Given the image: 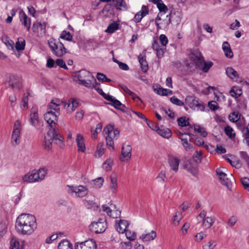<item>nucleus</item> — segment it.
Here are the masks:
<instances>
[{"instance_id": "obj_1", "label": "nucleus", "mask_w": 249, "mask_h": 249, "mask_svg": "<svg viewBox=\"0 0 249 249\" xmlns=\"http://www.w3.org/2000/svg\"><path fill=\"white\" fill-rule=\"evenodd\" d=\"M37 228L36 217L32 214L23 213L19 215L16 222L17 232L22 235H31Z\"/></svg>"}, {"instance_id": "obj_2", "label": "nucleus", "mask_w": 249, "mask_h": 249, "mask_svg": "<svg viewBox=\"0 0 249 249\" xmlns=\"http://www.w3.org/2000/svg\"><path fill=\"white\" fill-rule=\"evenodd\" d=\"M53 142L61 148L64 146V138L59 133L58 129H50L45 136L43 144L45 149L48 151L51 149Z\"/></svg>"}, {"instance_id": "obj_3", "label": "nucleus", "mask_w": 249, "mask_h": 249, "mask_svg": "<svg viewBox=\"0 0 249 249\" xmlns=\"http://www.w3.org/2000/svg\"><path fill=\"white\" fill-rule=\"evenodd\" d=\"M48 169L46 167L40 168L38 170H32L23 176V181L27 183H34L42 181L46 176Z\"/></svg>"}, {"instance_id": "obj_4", "label": "nucleus", "mask_w": 249, "mask_h": 249, "mask_svg": "<svg viewBox=\"0 0 249 249\" xmlns=\"http://www.w3.org/2000/svg\"><path fill=\"white\" fill-rule=\"evenodd\" d=\"M103 133L104 134L106 144L108 146V148L110 150H113L114 147V141L118 139L120 132L117 129H114L113 125L108 124L107 125L103 131Z\"/></svg>"}, {"instance_id": "obj_5", "label": "nucleus", "mask_w": 249, "mask_h": 249, "mask_svg": "<svg viewBox=\"0 0 249 249\" xmlns=\"http://www.w3.org/2000/svg\"><path fill=\"white\" fill-rule=\"evenodd\" d=\"M48 43L52 53L57 57H61L66 53L63 44L53 38L48 40Z\"/></svg>"}, {"instance_id": "obj_6", "label": "nucleus", "mask_w": 249, "mask_h": 249, "mask_svg": "<svg viewBox=\"0 0 249 249\" xmlns=\"http://www.w3.org/2000/svg\"><path fill=\"white\" fill-rule=\"evenodd\" d=\"M227 170L224 167H220L216 170V175L222 184L226 186L228 188L231 186V179L233 178L232 175H230V178H228L226 172Z\"/></svg>"}, {"instance_id": "obj_7", "label": "nucleus", "mask_w": 249, "mask_h": 249, "mask_svg": "<svg viewBox=\"0 0 249 249\" xmlns=\"http://www.w3.org/2000/svg\"><path fill=\"white\" fill-rule=\"evenodd\" d=\"M185 103L193 110L204 111L205 108L204 104L196 97L188 96L185 98Z\"/></svg>"}, {"instance_id": "obj_8", "label": "nucleus", "mask_w": 249, "mask_h": 249, "mask_svg": "<svg viewBox=\"0 0 249 249\" xmlns=\"http://www.w3.org/2000/svg\"><path fill=\"white\" fill-rule=\"evenodd\" d=\"M67 188L69 194L71 195L74 194L75 196L77 197H83L86 196L89 192L88 189L83 185L76 186L67 185Z\"/></svg>"}, {"instance_id": "obj_9", "label": "nucleus", "mask_w": 249, "mask_h": 249, "mask_svg": "<svg viewBox=\"0 0 249 249\" xmlns=\"http://www.w3.org/2000/svg\"><path fill=\"white\" fill-rule=\"evenodd\" d=\"M203 57L200 53L197 55H193L190 59V62H187L186 66L190 71H194L197 67L202 65Z\"/></svg>"}, {"instance_id": "obj_10", "label": "nucleus", "mask_w": 249, "mask_h": 249, "mask_svg": "<svg viewBox=\"0 0 249 249\" xmlns=\"http://www.w3.org/2000/svg\"><path fill=\"white\" fill-rule=\"evenodd\" d=\"M107 228L105 220L100 219L98 222H93L89 226L90 230L96 233H103Z\"/></svg>"}, {"instance_id": "obj_11", "label": "nucleus", "mask_w": 249, "mask_h": 249, "mask_svg": "<svg viewBox=\"0 0 249 249\" xmlns=\"http://www.w3.org/2000/svg\"><path fill=\"white\" fill-rule=\"evenodd\" d=\"M183 168L187 170L194 177H197L198 172V168L197 163H195L194 160H187L184 162L183 165Z\"/></svg>"}, {"instance_id": "obj_12", "label": "nucleus", "mask_w": 249, "mask_h": 249, "mask_svg": "<svg viewBox=\"0 0 249 249\" xmlns=\"http://www.w3.org/2000/svg\"><path fill=\"white\" fill-rule=\"evenodd\" d=\"M60 114L53 112L52 110H48L44 114V119L48 124L53 129L58 122L57 117Z\"/></svg>"}, {"instance_id": "obj_13", "label": "nucleus", "mask_w": 249, "mask_h": 249, "mask_svg": "<svg viewBox=\"0 0 249 249\" xmlns=\"http://www.w3.org/2000/svg\"><path fill=\"white\" fill-rule=\"evenodd\" d=\"M206 211L203 210L197 216V220L199 218L202 219V226L204 229H209L212 227L214 223L213 218L212 216L206 217Z\"/></svg>"}, {"instance_id": "obj_14", "label": "nucleus", "mask_w": 249, "mask_h": 249, "mask_svg": "<svg viewBox=\"0 0 249 249\" xmlns=\"http://www.w3.org/2000/svg\"><path fill=\"white\" fill-rule=\"evenodd\" d=\"M75 249H96L97 245L94 240L89 239L84 242H76Z\"/></svg>"}, {"instance_id": "obj_15", "label": "nucleus", "mask_w": 249, "mask_h": 249, "mask_svg": "<svg viewBox=\"0 0 249 249\" xmlns=\"http://www.w3.org/2000/svg\"><path fill=\"white\" fill-rule=\"evenodd\" d=\"M131 151L132 148L130 145L124 144L122 147L120 160L123 162H127L131 157Z\"/></svg>"}, {"instance_id": "obj_16", "label": "nucleus", "mask_w": 249, "mask_h": 249, "mask_svg": "<svg viewBox=\"0 0 249 249\" xmlns=\"http://www.w3.org/2000/svg\"><path fill=\"white\" fill-rule=\"evenodd\" d=\"M98 93L102 95L105 99L111 102L109 104L113 106L115 108H118L120 106H122V103L120 101L115 99L112 96L109 95L105 93L102 89H97Z\"/></svg>"}, {"instance_id": "obj_17", "label": "nucleus", "mask_w": 249, "mask_h": 249, "mask_svg": "<svg viewBox=\"0 0 249 249\" xmlns=\"http://www.w3.org/2000/svg\"><path fill=\"white\" fill-rule=\"evenodd\" d=\"M63 106L68 113H71L78 106V102L74 98H71L68 102L63 101Z\"/></svg>"}, {"instance_id": "obj_18", "label": "nucleus", "mask_w": 249, "mask_h": 249, "mask_svg": "<svg viewBox=\"0 0 249 249\" xmlns=\"http://www.w3.org/2000/svg\"><path fill=\"white\" fill-rule=\"evenodd\" d=\"M21 79L16 75H11L8 81L9 85L12 89H20L21 88Z\"/></svg>"}, {"instance_id": "obj_19", "label": "nucleus", "mask_w": 249, "mask_h": 249, "mask_svg": "<svg viewBox=\"0 0 249 249\" xmlns=\"http://www.w3.org/2000/svg\"><path fill=\"white\" fill-rule=\"evenodd\" d=\"M63 101L58 99H53L48 106V110H54L55 113L60 114V106L63 105Z\"/></svg>"}, {"instance_id": "obj_20", "label": "nucleus", "mask_w": 249, "mask_h": 249, "mask_svg": "<svg viewBox=\"0 0 249 249\" xmlns=\"http://www.w3.org/2000/svg\"><path fill=\"white\" fill-rule=\"evenodd\" d=\"M75 77L77 79L78 82L82 80H85L89 78H91L92 81L95 82V79L92 74L89 71L85 70H82L75 74Z\"/></svg>"}, {"instance_id": "obj_21", "label": "nucleus", "mask_w": 249, "mask_h": 249, "mask_svg": "<svg viewBox=\"0 0 249 249\" xmlns=\"http://www.w3.org/2000/svg\"><path fill=\"white\" fill-rule=\"evenodd\" d=\"M92 80L91 78H89L85 80H82L81 81L78 83L79 84L82 85L87 88H94L98 92L97 89H101L100 88V84L96 82V79L95 82L94 81L92 82Z\"/></svg>"}, {"instance_id": "obj_22", "label": "nucleus", "mask_w": 249, "mask_h": 249, "mask_svg": "<svg viewBox=\"0 0 249 249\" xmlns=\"http://www.w3.org/2000/svg\"><path fill=\"white\" fill-rule=\"evenodd\" d=\"M30 124L37 128L39 124L38 113V110L36 108H33L31 109V113L30 116Z\"/></svg>"}, {"instance_id": "obj_23", "label": "nucleus", "mask_w": 249, "mask_h": 249, "mask_svg": "<svg viewBox=\"0 0 249 249\" xmlns=\"http://www.w3.org/2000/svg\"><path fill=\"white\" fill-rule=\"evenodd\" d=\"M168 163L174 172H177L178 170L179 160L178 158L170 155L168 157Z\"/></svg>"}, {"instance_id": "obj_24", "label": "nucleus", "mask_w": 249, "mask_h": 249, "mask_svg": "<svg viewBox=\"0 0 249 249\" xmlns=\"http://www.w3.org/2000/svg\"><path fill=\"white\" fill-rule=\"evenodd\" d=\"M129 224L128 221L125 220H120L116 221L115 228L117 231L120 233H124L127 230Z\"/></svg>"}, {"instance_id": "obj_25", "label": "nucleus", "mask_w": 249, "mask_h": 249, "mask_svg": "<svg viewBox=\"0 0 249 249\" xmlns=\"http://www.w3.org/2000/svg\"><path fill=\"white\" fill-rule=\"evenodd\" d=\"M19 17L20 21L21 22L22 25L27 28L28 31H29L31 26V19L29 18L26 14L22 11H20L19 13Z\"/></svg>"}, {"instance_id": "obj_26", "label": "nucleus", "mask_w": 249, "mask_h": 249, "mask_svg": "<svg viewBox=\"0 0 249 249\" xmlns=\"http://www.w3.org/2000/svg\"><path fill=\"white\" fill-rule=\"evenodd\" d=\"M148 8L146 6L143 5L141 10L135 15L134 21L137 23L140 22L142 19L148 14Z\"/></svg>"}, {"instance_id": "obj_27", "label": "nucleus", "mask_w": 249, "mask_h": 249, "mask_svg": "<svg viewBox=\"0 0 249 249\" xmlns=\"http://www.w3.org/2000/svg\"><path fill=\"white\" fill-rule=\"evenodd\" d=\"M46 23L45 22H36L33 25V31L34 32L45 34L46 33Z\"/></svg>"}, {"instance_id": "obj_28", "label": "nucleus", "mask_w": 249, "mask_h": 249, "mask_svg": "<svg viewBox=\"0 0 249 249\" xmlns=\"http://www.w3.org/2000/svg\"><path fill=\"white\" fill-rule=\"evenodd\" d=\"M76 142L78 147V151L84 152L86 150V146L84 142V137L81 134H77Z\"/></svg>"}, {"instance_id": "obj_29", "label": "nucleus", "mask_w": 249, "mask_h": 249, "mask_svg": "<svg viewBox=\"0 0 249 249\" xmlns=\"http://www.w3.org/2000/svg\"><path fill=\"white\" fill-rule=\"evenodd\" d=\"M222 49L224 52L225 56L229 58H231L233 56V54L230 45L227 41H225L222 44Z\"/></svg>"}, {"instance_id": "obj_30", "label": "nucleus", "mask_w": 249, "mask_h": 249, "mask_svg": "<svg viewBox=\"0 0 249 249\" xmlns=\"http://www.w3.org/2000/svg\"><path fill=\"white\" fill-rule=\"evenodd\" d=\"M112 5L117 9L125 11L127 9V4L124 0H112Z\"/></svg>"}, {"instance_id": "obj_31", "label": "nucleus", "mask_w": 249, "mask_h": 249, "mask_svg": "<svg viewBox=\"0 0 249 249\" xmlns=\"http://www.w3.org/2000/svg\"><path fill=\"white\" fill-rule=\"evenodd\" d=\"M152 2L157 5L160 12L163 14H165L168 10L167 7L163 3L162 0H152Z\"/></svg>"}, {"instance_id": "obj_32", "label": "nucleus", "mask_w": 249, "mask_h": 249, "mask_svg": "<svg viewBox=\"0 0 249 249\" xmlns=\"http://www.w3.org/2000/svg\"><path fill=\"white\" fill-rule=\"evenodd\" d=\"M157 236L156 232L152 231L150 232L142 234L140 238L143 242H149L154 240Z\"/></svg>"}, {"instance_id": "obj_33", "label": "nucleus", "mask_w": 249, "mask_h": 249, "mask_svg": "<svg viewBox=\"0 0 249 249\" xmlns=\"http://www.w3.org/2000/svg\"><path fill=\"white\" fill-rule=\"evenodd\" d=\"M118 184L117 178L115 175L111 174L110 176V183L109 188L113 193H116L117 191Z\"/></svg>"}, {"instance_id": "obj_34", "label": "nucleus", "mask_w": 249, "mask_h": 249, "mask_svg": "<svg viewBox=\"0 0 249 249\" xmlns=\"http://www.w3.org/2000/svg\"><path fill=\"white\" fill-rule=\"evenodd\" d=\"M138 59L141 66L142 71L143 72H146L148 70V65L146 60L145 57L142 54H140L138 56Z\"/></svg>"}, {"instance_id": "obj_35", "label": "nucleus", "mask_w": 249, "mask_h": 249, "mask_svg": "<svg viewBox=\"0 0 249 249\" xmlns=\"http://www.w3.org/2000/svg\"><path fill=\"white\" fill-rule=\"evenodd\" d=\"M20 132L13 131L11 136V143L12 146H16L20 142Z\"/></svg>"}, {"instance_id": "obj_36", "label": "nucleus", "mask_w": 249, "mask_h": 249, "mask_svg": "<svg viewBox=\"0 0 249 249\" xmlns=\"http://www.w3.org/2000/svg\"><path fill=\"white\" fill-rule=\"evenodd\" d=\"M157 133L163 138L169 139L172 136L170 130L167 128H160L157 129Z\"/></svg>"}, {"instance_id": "obj_37", "label": "nucleus", "mask_w": 249, "mask_h": 249, "mask_svg": "<svg viewBox=\"0 0 249 249\" xmlns=\"http://www.w3.org/2000/svg\"><path fill=\"white\" fill-rule=\"evenodd\" d=\"M226 73L227 75L231 79H234L239 78V75L237 72L232 67H228L226 69Z\"/></svg>"}, {"instance_id": "obj_38", "label": "nucleus", "mask_w": 249, "mask_h": 249, "mask_svg": "<svg viewBox=\"0 0 249 249\" xmlns=\"http://www.w3.org/2000/svg\"><path fill=\"white\" fill-rule=\"evenodd\" d=\"M58 249H73L72 244L67 240H63L58 244Z\"/></svg>"}, {"instance_id": "obj_39", "label": "nucleus", "mask_w": 249, "mask_h": 249, "mask_svg": "<svg viewBox=\"0 0 249 249\" xmlns=\"http://www.w3.org/2000/svg\"><path fill=\"white\" fill-rule=\"evenodd\" d=\"M102 210L104 212L107 213L108 215L112 217L113 218H117L118 215H120L121 214L120 211H116V214L114 215L112 214V210L110 208L106 205H103L102 207Z\"/></svg>"}, {"instance_id": "obj_40", "label": "nucleus", "mask_w": 249, "mask_h": 249, "mask_svg": "<svg viewBox=\"0 0 249 249\" xmlns=\"http://www.w3.org/2000/svg\"><path fill=\"white\" fill-rule=\"evenodd\" d=\"M155 91H157V93L161 96L171 95L173 94V91L169 89L159 88L158 89H155Z\"/></svg>"}, {"instance_id": "obj_41", "label": "nucleus", "mask_w": 249, "mask_h": 249, "mask_svg": "<svg viewBox=\"0 0 249 249\" xmlns=\"http://www.w3.org/2000/svg\"><path fill=\"white\" fill-rule=\"evenodd\" d=\"M104 182V178L102 177L98 178H97L94 179L91 182V185L95 188H101Z\"/></svg>"}, {"instance_id": "obj_42", "label": "nucleus", "mask_w": 249, "mask_h": 249, "mask_svg": "<svg viewBox=\"0 0 249 249\" xmlns=\"http://www.w3.org/2000/svg\"><path fill=\"white\" fill-rule=\"evenodd\" d=\"M104 152L105 148L104 144L100 143L97 145V150L95 153V156L97 158H100L104 154Z\"/></svg>"}, {"instance_id": "obj_43", "label": "nucleus", "mask_w": 249, "mask_h": 249, "mask_svg": "<svg viewBox=\"0 0 249 249\" xmlns=\"http://www.w3.org/2000/svg\"><path fill=\"white\" fill-rule=\"evenodd\" d=\"M118 23L116 22H113L108 25L106 32L108 33H113L118 29Z\"/></svg>"}, {"instance_id": "obj_44", "label": "nucleus", "mask_w": 249, "mask_h": 249, "mask_svg": "<svg viewBox=\"0 0 249 249\" xmlns=\"http://www.w3.org/2000/svg\"><path fill=\"white\" fill-rule=\"evenodd\" d=\"M21 247L18 240L13 237L10 241V247L9 249H21Z\"/></svg>"}, {"instance_id": "obj_45", "label": "nucleus", "mask_w": 249, "mask_h": 249, "mask_svg": "<svg viewBox=\"0 0 249 249\" xmlns=\"http://www.w3.org/2000/svg\"><path fill=\"white\" fill-rule=\"evenodd\" d=\"M213 63L211 61L205 62L203 59V62L202 65L200 66L202 67L201 70L204 72H207L211 67L213 66Z\"/></svg>"}, {"instance_id": "obj_46", "label": "nucleus", "mask_w": 249, "mask_h": 249, "mask_svg": "<svg viewBox=\"0 0 249 249\" xmlns=\"http://www.w3.org/2000/svg\"><path fill=\"white\" fill-rule=\"evenodd\" d=\"M194 130L200 134L203 137H206L207 136V132L205 130V129L202 127H201L199 125H194Z\"/></svg>"}, {"instance_id": "obj_47", "label": "nucleus", "mask_w": 249, "mask_h": 249, "mask_svg": "<svg viewBox=\"0 0 249 249\" xmlns=\"http://www.w3.org/2000/svg\"><path fill=\"white\" fill-rule=\"evenodd\" d=\"M120 87L124 91V92L131 96L134 99L137 98L138 100L141 101V99L136 95H135L134 93L130 91L126 86L123 85H120Z\"/></svg>"}, {"instance_id": "obj_48", "label": "nucleus", "mask_w": 249, "mask_h": 249, "mask_svg": "<svg viewBox=\"0 0 249 249\" xmlns=\"http://www.w3.org/2000/svg\"><path fill=\"white\" fill-rule=\"evenodd\" d=\"M60 38L67 41H71L72 36L69 32L63 31L60 34Z\"/></svg>"}, {"instance_id": "obj_49", "label": "nucleus", "mask_w": 249, "mask_h": 249, "mask_svg": "<svg viewBox=\"0 0 249 249\" xmlns=\"http://www.w3.org/2000/svg\"><path fill=\"white\" fill-rule=\"evenodd\" d=\"M113 160L111 159L107 160L102 165V167L106 171H109L111 169Z\"/></svg>"}, {"instance_id": "obj_50", "label": "nucleus", "mask_w": 249, "mask_h": 249, "mask_svg": "<svg viewBox=\"0 0 249 249\" xmlns=\"http://www.w3.org/2000/svg\"><path fill=\"white\" fill-rule=\"evenodd\" d=\"M178 125L181 127H185L189 125V122L188 119L186 117H180L178 119Z\"/></svg>"}, {"instance_id": "obj_51", "label": "nucleus", "mask_w": 249, "mask_h": 249, "mask_svg": "<svg viewBox=\"0 0 249 249\" xmlns=\"http://www.w3.org/2000/svg\"><path fill=\"white\" fill-rule=\"evenodd\" d=\"M237 221V217L235 215H231L228 219L227 224L230 227H233Z\"/></svg>"}, {"instance_id": "obj_52", "label": "nucleus", "mask_w": 249, "mask_h": 249, "mask_svg": "<svg viewBox=\"0 0 249 249\" xmlns=\"http://www.w3.org/2000/svg\"><path fill=\"white\" fill-rule=\"evenodd\" d=\"M240 118V115L237 112H233L229 116V120L233 122H237Z\"/></svg>"}, {"instance_id": "obj_53", "label": "nucleus", "mask_w": 249, "mask_h": 249, "mask_svg": "<svg viewBox=\"0 0 249 249\" xmlns=\"http://www.w3.org/2000/svg\"><path fill=\"white\" fill-rule=\"evenodd\" d=\"M25 46V42L24 40L19 41V40L18 39L16 44V48L17 50L18 51L23 50L24 49Z\"/></svg>"}, {"instance_id": "obj_54", "label": "nucleus", "mask_w": 249, "mask_h": 249, "mask_svg": "<svg viewBox=\"0 0 249 249\" xmlns=\"http://www.w3.org/2000/svg\"><path fill=\"white\" fill-rule=\"evenodd\" d=\"M97 79L102 82H109L111 81V79L107 78L103 73L98 72L96 76Z\"/></svg>"}, {"instance_id": "obj_55", "label": "nucleus", "mask_w": 249, "mask_h": 249, "mask_svg": "<svg viewBox=\"0 0 249 249\" xmlns=\"http://www.w3.org/2000/svg\"><path fill=\"white\" fill-rule=\"evenodd\" d=\"M233 129L230 126H227L225 127V132L230 138L234 137L235 134L233 132Z\"/></svg>"}, {"instance_id": "obj_56", "label": "nucleus", "mask_w": 249, "mask_h": 249, "mask_svg": "<svg viewBox=\"0 0 249 249\" xmlns=\"http://www.w3.org/2000/svg\"><path fill=\"white\" fill-rule=\"evenodd\" d=\"M194 160V161L196 163H198L200 162L201 159V151H196L193 156Z\"/></svg>"}, {"instance_id": "obj_57", "label": "nucleus", "mask_w": 249, "mask_h": 249, "mask_svg": "<svg viewBox=\"0 0 249 249\" xmlns=\"http://www.w3.org/2000/svg\"><path fill=\"white\" fill-rule=\"evenodd\" d=\"M124 232H125L126 237L128 239L131 241L134 240L135 239L136 234L134 232L126 230Z\"/></svg>"}, {"instance_id": "obj_58", "label": "nucleus", "mask_w": 249, "mask_h": 249, "mask_svg": "<svg viewBox=\"0 0 249 249\" xmlns=\"http://www.w3.org/2000/svg\"><path fill=\"white\" fill-rule=\"evenodd\" d=\"M170 101L174 104L178 106H182L184 105V103L177 98L175 96H172L170 98Z\"/></svg>"}, {"instance_id": "obj_59", "label": "nucleus", "mask_w": 249, "mask_h": 249, "mask_svg": "<svg viewBox=\"0 0 249 249\" xmlns=\"http://www.w3.org/2000/svg\"><path fill=\"white\" fill-rule=\"evenodd\" d=\"M216 245V242L213 240L209 241L203 246V249H213Z\"/></svg>"}, {"instance_id": "obj_60", "label": "nucleus", "mask_w": 249, "mask_h": 249, "mask_svg": "<svg viewBox=\"0 0 249 249\" xmlns=\"http://www.w3.org/2000/svg\"><path fill=\"white\" fill-rule=\"evenodd\" d=\"M120 247L122 249H130L132 247V244L130 241L122 242L120 244Z\"/></svg>"}, {"instance_id": "obj_61", "label": "nucleus", "mask_w": 249, "mask_h": 249, "mask_svg": "<svg viewBox=\"0 0 249 249\" xmlns=\"http://www.w3.org/2000/svg\"><path fill=\"white\" fill-rule=\"evenodd\" d=\"M241 180L244 188L249 191V178L244 177L242 178Z\"/></svg>"}, {"instance_id": "obj_62", "label": "nucleus", "mask_w": 249, "mask_h": 249, "mask_svg": "<svg viewBox=\"0 0 249 249\" xmlns=\"http://www.w3.org/2000/svg\"><path fill=\"white\" fill-rule=\"evenodd\" d=\"M83 202L85 207L88 209H91L94 206H96L95 203L92 200H84Z\"/></svg>"}, {"instance_id": "obj_63", "label": "nucleus", "mask_w": 249, "mask_h": 249, "mask_svg": "<svg viewBox=\"0 0 249 249\" xmlns=\"http://www.w3.org/2000/svg\"><path fill=\"white\" fill-rule=\"evenodd\" d=\"M159 39L160 43L163 46H166V45L168 43V40L167 37L164 35H160L159 37Z\"/></svg>"}, {"instance_id": "obj_64", "label": "nucleus", "mask_w": 249, "mask_h": 249, "mask_svg": "<svg viewBox=\"0 0 249 249\" xmlns=\"http://www.w3.org/2000/svg\"><path fill=\"white\" fill-rule=\"evenodd\" d=\"M208 106L212 110H215L218 108V104L214 101H210L208 103Z\"/></svg>"}]
</instances>
